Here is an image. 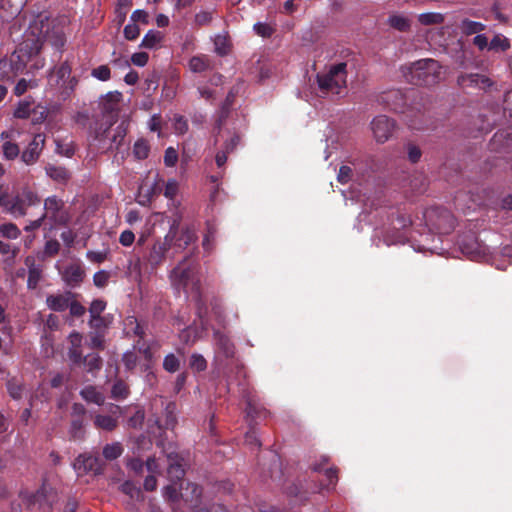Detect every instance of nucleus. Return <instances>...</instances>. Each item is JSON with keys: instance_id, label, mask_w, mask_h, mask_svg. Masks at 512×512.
I'll return each mask as SVG.
<instances>
[{"instance_id": "a18cd8bd", "label": "nucleus", "mask_w": 512, "mask_h": 512, "mask_svg": "<svg viewBox=\"0 0 512 512\" xmlns=\"http://www.w3.org/2000/svg\"><path fill=\"white\" fill-rule=\"evenodd\" d=\"M215 52L219 55H225L228 53V43L225 36L218 35L214 40Z\"/></svg>"}, {"instance_id": "f8f14e48", "label": "nucleus", "mask_w": 512, "mask_h": 512, "mask_svg": "<svg viewBox=\"0 0 512 512\" xmlns=\"http://www.w3.org/2000/svg\"><path fill=\"white\" fill-rule=\"evenodd\" d=\"M20 136V131L14 128L3 131L0 134L2 141V152L3 156L7 160H14L20 154L19 146L15 143V140Z\"/></svg>"}, {"instance_id": "423d86ee", "label": "nucleus", "mask_w": 512, "mask_h": 512, "mask_svg": "<svg viewBox=\"0 0 512 512\" xmlns=\"http://www.w3.org/2000/svg\"><path fill=\"white\" fill-rule=\"evenodd\" d=\"M412 78L417 85H434L442 79V67L434 59H422L412 66Z\"/></svg>"}, {"instance_id": "c03bdc74", "label": "nucleus", "mask_w": 512, "mask_h": 512, "mask_svg": "<svg viewBox=\"0 0 512 512\" xmlns=\"http://www.w3.org/2000/svg\"><path fill=\"white\" fill-rule=\"evenodd\" d=\"M91 75L100 81H107L110 79L111 73L107 65H100L92 70Z\"/></svg>"}, {"instance_id": "58836bf2", "label": "nucleus", "mask_w": 512, "mask_h": 512, "mask_svg": "<svg viewBox=\"0 0 512 512\" xmlns=\"http://www.w3.org/2000/svg\"><path fill=\"white\" fill-rule=\"evenodd\" d=\"M105 307L106 303L100 299H96L91 303L89 307L91 322L100 318V314L105 310Z\"/></svg>"}, {"instance_id": "ea45409f", "label": "nucleus", "mask_w": 512, "mask_h": 512, "mask_svg": "<svg viewBox=\"0 0 512 512\" xmlns=\"http://www.w3.org/2000/svg\"><path fill=\"white\" fill-rule=\"evenodd\" d=\"M133 153L137 159H145L149 154V146L146 141L138 140L134 144Z\"/></svg>"}, {"instance_id": "b1692460", "label": "nucleus", "mask_w": 512, "mask_h": 512, "mask_svg": "<svg viewBox=\"0 0 512 512\" xmlns=\"http://www.w3.org/2000/svg\"><path fill=\"white\" fill-rule=\"evenodd\" d=\"M387 23L390 27L400 32H406L411 27V21L409 17L399 13L391 14L387 19Z\"/></svg>"}, {"instance_id": "2f4dec72", "label": "nucleus", "mask_w": 512, "mask_h": 512, "mask_svg": "<svg viewBox=\"0 0 512 512\" xmlns=\"http://www.w3.org/2000/svg\"><path fill=\"white\" fill-rule=\"evenodd\" d=\"M123 453V447L119 442L107 444L103 448V456L106 460L117 459Z\"/></svg>"}, {"instance_id": "3c124183", "label": "nucleus", "mask_w": 512, "mask_h": 512, "mask_svg": "<svg viewBox=\"0 0 512 512\" xmlns=\"http://www.w3.org/2000/svg\"><path fill=\"white\" fill-rule=\"evenodd\" d=\"M110 278L109 272L105 270L98 271L93 276V282L97 287H104Z\"/></svg>"}, {"instance_id": "aec40b11", "label": "nucleus", "mask_w": 512, "mask_h": 512, "mask_svg": "<svg viewBox=\"0 0 512 512\" xmlns=\"http://www.w3.org/2000/svg\"><path fill=\"white\" fill-rule=\"evenodd\" d=\"M119 410L118 406H112L111 413L112 415H102L97 414L94 418V425L98 429L112 431L117 427L118 420L117 417L114 416L116 412Z\"/></svg>"}, {"instance_id": "6e6d98bb", "label": "nucleus", "mask_w": 512, "mask_h": 512, "mask_svg": "<svg viewBox=\"0 0 512 512\" xmlns=\"http://www.w3.org/2000/svg\"><path fill=\"white\" fill-rule=\"evenodd\" d=\"M140 34V29L137 24L130 23L127 24L124 28V36L127 40H134Z\"/></svg>"}, {"instance_id": "f704fd0d", "label": "nucleus", "mask_w": 512, "mask_h": 512, "mask_svg": "<svg viewBox=\"0 0 512 512\" xmlns=\"http://www.w3.org/2000/svg\"><path fill=\"white\" fill-rule=\"evenodd\" d=\"M194 240H195L194 232L190 229H185L182 231L180 237L178 239H176L175 243H172V245H175L180 249H185Z\"/></svg>"}, {"instance_id": "bf43d9fd", "label": "nucleus", "mask_w": 512, "mask_h": 512, "mask_svg": "<svg viewBox=\"0 0 512 512\" xmlns=\"http://www.w3.org/2000/svg\"><path fill=\"white\" fill-rule=\"evenodd\" d=\"M135 240V235L132 231L130 230H125L123 231L121 234H120V237H119V242L125 246V247H128V246H131L133 244Z\"/></svg>"}, {"instance_id": "20e7f679", "label": "nucleus", "mask_w": 512, "mask_h": 512, "mask_svg": "<svg viewBox=\"0 0 512 512\" xmlns=\"http://www.w3.org/2000/svg\"><path fill=\"white\" fill-rule=\"evenodd\" d=\"M40 197L30 188H24L14 197L0 196V205L14 217H23L29 207L40 204Z\"/></svg>"}, {"instance_id": "a19ab883", "label": "nucleus", "mask_w": 512, "mask_h": 512, "mask_svg": "<svg viewBox=\"0 0 512 512\" xmlns=\"http://www.w3.org/2000/svg\"><path fill=\"white\" fill-rule=\"evenodd\" d=\"M179 366L180 361L173 353H170L165 356L163 361V368L167 372L174 373L179 369Z\"/></svg>"}, {"instance_id": "8fccbe9b", "label": "nucleus", "mask_w": 512, "mask_h": 512, "mask_svg": "<svg viewBox=\"0 0 512 512\" xmlns=\"http://www.w3.org/2000/svg\"><path fill=\"white\" fill-rule=\"evenodd\" d=\"M55 73L58 77V80L65 83L66 80L70 79L71 67L67 62H64L57 68Z\"/></svg>"}, {"instance_id": "052dcab7", "label": "nucleus", "mask_w": 512, "mask_h": 512, "mask_svg": "<svg viewBox=\"0 0 512 512\" xmlns=\"http://www.w3.org/2000/svg\"><path fill=\"white\" fill-rule=\"evenodd\" d=\"M68 308L70 309L71 315L76 317H80L85 313V307L82 306L79 302L73 300V298L70 300V305Z\"/></svg>"}, {"instance_id": "13d9d810", "label": "nucleus", "mask_w": 512, "mask_h": 512, "mask_svg": "<svg viewBox=\"0 0 512 512\" xmlns=\"http://www.w3.org/2000/svg\"><path fill=\"white\" fill-rule=\"evenodd\" d=\"M149 56L146 52H137L131 56V62L139 67H143L147 64Z\"/></svg>"}, {"instance_id": "1a4fd4ad", "label": "nucleus", "mask_w": 512, "mask_h": 512, "mask_svg": "<svg viewBox=\"0 0 512 512\" xmlns=\"http://www.w3.org/2000/svg\"><path fill=\"white\" fill-rule=\"evenodd\" d=\"M44 219H49L52 225H65L70 220V215L65 209L63 200L57 196H49L44 200Z\"/></svg>"}, {"instance_id": "ddd939ff", "label": "nucleus", "mask_w": 512, "mask_h": 512, "mask_svg": "<svg viewBox=\"0 0 512 512\" xmlns=\"http://www.w3.org/2000/svg\"><path fill=\"white\" fill-rule=\"evenodd\" d=\"M45 145V135L42 133H38L34 135L32 141L28 144L26 149L21 154V160L26 165L35 164L44 148Z\"/></svg>"}, {"instance_id": "a211bd4d", "label": "nucleus", "mask_w": 512, "mask_h": 512, "mask_svg": "<svg viewBox=\"0 0 512 512\" xmlns=\"http://www.w3.org/2000/svg\"><path fill=\"white\" fill-rule=\"evenodd\" d=\"M84 277V271L77 263H73L65 267L62 272L63 281L69 286H76L80 284Z\"/></svg>"}, {"instance_id": "09e8293b", "label": "nucleus", "mask_w": 512, "mask_h": 512, "mask_svg": "<svg viewBox=\"0 0 512 512\" xmlns=\"http://www.w3.org/2000/svg\"><path fill=\"white\" fill-rule=\"evenodd\" d=\"M107 255H108V251L107 250H102V251H88L86 253V257L89 261L93 262V263H97V264H100L102 262H104L107 258Z\"/></svg>"}, {"instance_id": "79ce46f5", "label": "nucleus", "mask_w": 512, "mask_h": 512, "mask_svg": "<svg viewBox=\"0 0 512 512\" xmlns=\"http://www.w3.org/2000/svg\"><path fill=\"white\" fill-rule=\"evenodd\" d=\"M190 367L198 372L204 371L207 367V362L201 354L194 353L190 357Z\"/></svg>"}, {"instance_id": "473e14b6", "label": "nucleus", "mask_w": 512, "mask_h": 512, "mask_svg": "<svg viewBox=\"0 0 512 512\" xmlns=\"http://www.w3.org/2000/svg\"><path fill=\"white\" fill-rule=\"evenodd\" d=\"M111 395L116 400H123L128 397V386L121 380L116 381L111 390Z\"/></svg>"}, {"instance_id": "c9c22d12", "label": "nucleus", "mask_w": 512, "mask_h": 512, "mask_svg": "<svg viewBox=\"0 0 512 512\" xmlns=\"http://www.w3.org/2000/svg\"><path fill=\"white\" fill-rule=\"evenodd\" d=\"M0 234L8 239H17L21 232L14 223H4L0 225Z\"/></svg>"}, {"instance_id": "de8ad7c7", "label": "nucleus", "mask_w": 512, "mask_h": 512, "mask_svg": "<svg viewBox=\"0 0 512 512\" xmlns=\"http://www.w3.org/2000/svg\"><path fill=\"white\" fill-rule=\"evenodd\" d=\"M173 128L175 133L184 134L188 130L187 121L180 115H175L173 118Z\"/></svg>"}, {"instance_id": "f3484780", "label": "nucleus", "mask_w": 512, "mask_h": 512, "mask_svg": "<svg viewBox=\"0 0 512 512\" xmlns=\"http://www.w3.org/2000/svg\"><path fill=\"white\" fill-rule=\"evenodd\" d=\"M82 340V335L76 331H73L68 336V341L70 343L68 357L73 364H80L82 362Z\"/></svg>"}, {"instance_id": "49530a36", "label": "nucleus", "mask_w": 512, "mask_h": 512, "mask_svg": "<svg viewBox=\"0 0 512 512\" xmlns=\"http://www.w3.org/2000/svg\"><path fill=\"white\" fill-rule=\"evenodd\" d=\"M56 152L66 157H72L75 153V149L72 143L63 144L59 140H56Z\"/></svg>"}, {"instance_id": "6ab92c4d", "label": "nucleus", "mask_w": 512, "mask_h": 512, "mask_svg": "<svg viewBox=\"0 0 512 512\" xmlns=\"http://www.w3.org/2000/svg\"><path fill=\"white\" fill-rule=\"evenodd\" d=\"M122 98V94L120 92H109L103 97L100 101V105L102 106L103 114L107 115L109 118L114 117V113L118 110V106L120 100Z\"/></svg>"}, {"instance_id": "4468645a", "label": "nucleus", "mask_w": 512, "mask_h": 512, "mask_svg": "<svg viewBox=\"0 0 512 512\" xmlns=\"http://www.w3.org/2000/svg\"><path fill=\"white\" fill-rule=\"evenodd\" d=\"M177 419L174 414V405L169 404L165 409V420L162 421L160 418L154 420L149 419V432L156 435L159 432V437L162 436V432L168 429H174L176 426Z\"/></svg>"}, {"instance_id": "774afa93", "label": "nucleus", "mask_w": 512, "mask_h": 512, "mask_svg": "<svg viewBox=\"0 0 512 512\" xmlns=\"http://www.w3.org/2000/svg\"><path fill=\"white\" fill-rule=\"evenodd\" d=\"M127 466L130 470L140 474L143 471L144 463L140 459L134 458L128 461Z\"/></svg>"}, {"instance_id": "7ed1b4c3", "label": "nucleus", "mask_w": 512, "mask_h": 512, "mask_svg": "<svg viewBox=\"0 0 512 512\" xmlns=\"http://www.w3.org/2000/svg\"><path fill=\"white\" fill-rule=\"evenodd\" d=\"M172 286L177 290L198 291L199 277L197 265L189 258L183 259L170 273Z\"/></svg>"}, {"instance_id": "7c9ffc66", "label": "nucleus", "mask_w": 512, "mask_h": 512, "mask_svg": "<svg viewBox=\"0 0 512 512\" xmlns=\"http://www.w3.org/2000/svg\"><path fill=\"white\" fill-rule=\"evenodd\" d=\"M95 461L96 460L91 456L80 455L75 459L73 466L79 473H85L93 469Z\"/></svg>"}, {"instance_id": "4be33fe9", "label": "nucleus", "mask_w": 512, "mask_h": 512, "mask_svg": "<svg viewBox=\"0 0 512 512\" xmlns=\"http://www.w3.org/2000/svg\"><path fill=\"white\" fill-rule=\"evenodd\" d=\"M25 264L28 267L27 285L30 289H35L42 277V266L36 264L35 259L31 256L25 259Z\"/></svg>"}, {"instance_id": "72a5a7b5", "label": "nucleus", "mask_w": 512, "mask_h": 512, "mask_svg": "<svg viewBox=\"0 0 512 512\" xmlns=\"http://www.w3.org/2000/svg\"><path fill=\"white\" fill-rule=\"evenodd\" d=\"M82 361L88 372H94L96 370H99L102 365L100 356L94 353L88 354L87 356L82 358Z\"/></svg>"}, {"instance_id": "6e6552de", "label": "nucleus", "mask_w": 512, "mask_h": 512, "mask_svg": "<svg viewBox=\"0 0 512 512\" xmlns=\"http://www.w3.org/2000/svg\"><path fill=\"white\" fill-rule=\"evenodd\" d=\"M32 45L29 46L28 39L25 40L15 51L10 58V66L14 74L22 73L27 65L29 58L32 55H37L42 47V42L39 38L32 39Z\"/></svg>"}, {"instance_id": "338daca9", "label": "nucleus", "mask_w": 512, "mask_h": 512, "mask_svg": "<svg viewBox=\"0 0 512 512\" xmlns=\"http://www.w3.org/2000/svg\"><path fill=\"white\" fill-rule=\"evenodd\" d=\"M352 174V169L348 166H341L338 173V181L341 183H346L349 181Z\"/></svg>"}, {"instance_id": "603ef678", "label": "nucleus", "mask_w": 512, "mask_h": 512, "mask_svg": "<svg viewBox=\"0 0 512 512\" xmlns=\"http://www.w3.org/2000/svg\"><path fill=\"white\" fill-rule=\"evenodd\" d=\"M123 363L128 370H132L137 364V355L134 351H127L123 355Z\"/></svg>"}, {"instance_id": "5fc2aeb1", "label": "nucleus", "mask_w": 512, "mask_h": 512, "mask_svg": "<svg viewBox=\"0 0 512 512\" xmlns=\"http://www.w3.org/2000/svg\"><path fill=\"white\" fill-rule=\"evenodd\" d=\"M178 160L177 151L173 147H168L164 155V163L168 167H173Z\"/></svg>"}, {"instance_id": "c756f323", "label": "nucleus", "mask_w": 512, "mask_h": 512, "mask_svg": "<svg viewBox=\"0 0 512 512\" xmlns=\"http://www.w3.org/2000/svg\"><path fill=\"white\" fill-rule=\"evenodd\" d=\"M460 29L465 35L479 34L485 29V25L481 22L464 19L460 24Z\"/></svg>"}, {"instance_id": "4d7b16f0", "label": "nucleus", "mask_w": 512, "mask_h": 512, "mask_svg": "<svg viewBox=\"0 0 512 512\" xmlns=\"http://www.w3.org/2000/svg\"><path fill=\"white\" fill-rule=\"evenodd\" d=\"M178 192V183L174 179L167 181L165 185L164 195L169 199H173Z\"/></svg>"}, {"instance_id": "393cba45", "label": "nucleus", "mask_w": 512, "mask_h": 512, "mask_svg": "<svg viewBox=\"0 0 512 512\" xmlns=\"http://www.w3.org/2000/svg\"><path fill=\"white\" fill-rule=\"evenodd\" d=\"M46 175L58 183H65L69 180L70 174L63 166L48 164L45 167Z\"/></svg>"}, {"instance_id": "5701e85b", "label": "nucleus", "mask_w": 512, "mask_h": 512, "mask_svg": "<svg viewBox=\"0 0 512 512\" xmlns=\"http://www.w3.org/2000/svg\"><path fill=\"white\" fill-rule=\"evenodd\" d=\"M213 68L212 61L206 55H197L190 59L189 69L194 73H201Z\"/></svg>"}, {"instance_id": "4c0bfd02", "label": "nucleus", "mask_w": 512, "mask_h": 512, "mask_svg": "<svg viewBox=\"0 0 512 512\" xmlns=\"http://www.w3.org/2000/svg\"><path fill=\"white\" fill-rule=\"evenodd\" d=\"M162 495L164 499L171 502H176L180 498V488L177 487L176 483L173 482L172 484L163 488Z\"/></svg>"}, {"instance_id": "37998d69", "label": "nucleus", "mask_w": 512, "mask_h": 512, "mask_svg": "<svg viewBox=\"0 0 512 512\" xmlns=\"http://www.w3.org/2000/svg\"><path fill=\"white\" fill-rule=\"evenodd\" d=\"M31 112V103L28 101H21L18 103L14 116L19 119L28 118Z\"/></svg>"}, {"instance_id": "c85d7f7f", "label": "nucleus", "mask_w": 512, "mask_h": 512, "mask_svg": "<svg viewBox=\"0 0 512 512\" xmlns=\"http://www.w3.org/2000/svg\"><path fill=\"white\" fill-rule=\"evenodd\" d=\"M510 40L502 35H495L489 43V50L495 52H505L510 48Z\"/></svg>"}, {"instance_id": "a878e982", "label": "nucleus", "mask_w": 512, "mask_h": 512, "mask_svg": "<svg viewBox=\"0 0 512 512\" xmlns=\"http://www.w3.org/2000/svg\"><path fill=\"white\" fill-rule=\"evenodd\" d=\"M82 398L89 402L97 405H102L105 401L104 395L99 392L94 386H87L80 392Z\"/></svg>"}, {"instance_id": "69168bd1", "label": "nucleus", "mask_w": 512, "mask_h": 512, "mask_svg": "<svg viewBox=\"0 0 512 512\" xmlns=\"http://www.w3.org/2000/svg\"><path fill=\"white\" fill-rule=\"evenodd\" d=\"M121 491L127 495H129L130 497H134L136 494L139 493L138 489L135 487V485L130 482V481H126L124 482L121 487H120Z\"/></svg>"}, {"instance_id": "dca6fc26", "label": "nucleus", "mask_w": 512, "mask_h": 512, "mask_svg": "<svg viewBox=\"0 0 512 512\" xmlns=\"http://www.w3.org/2000/svg\"><path fill=\"white\" fill-rule=\"evenodd\" d=\"M72 298H74V295L71 292L51 294L47 296L46 304L49 309L62 312L68 308Z\"/></svg>"}, {"instance_id": "412c9836", "label": "nucleus", "mask_w": 512, "mask_h": 512, "mask_svg": "<svg viewBox=\"0 0 512 512\" xmlns=\"http://www.w3.org/2000/svg\"><path fill=\"white\" fill-rule=\"evenodd\" d=\"M214 340L217 355H222L225 358H230L234 355V346L223 333L215 331Z\"/></svg>"}, {"instance_id": "e433bc0d", "label": "nucleus", "mask_w": 512, "mask_h": 512, "mask_svg": "<svg viewBox=\"0 0 512 512\" xmlns=\"http://www.w3.org/2000/svg\"><path fill=\"white\" fill-rule=\"evenodd\" d=\"M38 83L36 80L34 79H25V78H22L20 79L15 87H14V94L16 96H21L23 95L28 89H31V88H34V87H37Z\"/></svg>"}, {"instance_id": "bb28decb", "label": "nucleus", "mask_w": 512, "mask_h": 512, "mask_svg": "<svg viewBox=\"0 0 512 512\" xmlns=\"http://www.w3.org/2000/svg\"><path fill=\"white\" fill-rule=\"evenodd\" d=\"M162 39H163V34L160 31L150 30L143 37L140 47L147 48V49H153L161 43Z\"/></svg>"}, {"instance_id": "cd10ccee", "label": "nucleus", "mask_w": 512, "mask_h": 512, "mask_svg": "<svg viewBox=\"0 0 512 512\" xmlns=\"http://www.w3.org/2000/svg\"><path fill=\"white\" fill-rule=\"evenodd\" d=\"M444 20L445 15L439 12H425L418 15L419 23L425 26L442 24Z\"/></svg>"}, {"instance_id": "9d476101", "label": "nucleus", "mask_w": 512, "mask_h": 512, "mask_svg": "<svg viewBox=\"0 0 512 512\" xmlns=\"http://www.w3.org/2000/svg\"><path fill=\"white\" fill-rule=\"evenodd\" d=\"M371 130L378 143L386 142L393 134L395 122L385 115H379L371 121Z\"/></svg>"}, {"instance_id": "864d4df0", "label": "nucleus", "mask_w": 512, "mask_h": 512, "mask_svg": "<svg viewBox=\"0 0 512 512\" xmlns=\"http://www.w3.org/2000/svg\"><path fill=\"white\" fill-rule=\"evenodd\" d=\"M144 418V411L139 409L128 419V425L133 428H140L144 422Z\"/></svg>"}, {"instance_id": "680f3d73", "label": "nucleus", "mask_w": 512, "mask_h": 512, "mask_svg": "<svg viewBox=\"0 0 512 512\" xmlns=\"http://www.w3.org/2000/svg\"><path fill=\"white\" fill-rule=\"evenodd\" d=\"M145 466H146L147 471L150 474H158V473H160V465H159V463L157 462V459L154 456L147 458V460L145 462Z\"/></svg>"}, {"instance_id": "f257e3e1", "label": "nucleus", "mask_w": 512, "mask_h": 512, "mask_svg": "<svg viewBox=\"0 0 512 512\" xmlns=\"http://www.w3.org/2000/svg\"><path fill=\"white\" fill-rule=\"evenodd\" d=\"M128 127V120H122L115 128H112L111 120L96 123L90 144L101 153L118 150L124 142Z\"/></svg>"}, {"instance_id": "39448f33", "label": "nucleus", "mask_w": 512, "mask_h": 512, "mask_svg": "<svg viewBox=\"0 0 512 512\" xmlns=\"http://www.w3.org/2000/svg\"><path fill=\"white\" fill-rule=\"evenodd\" d=\"M346 64L338 63L317 75L319 89L326 94L339 95L346 87Z\"/></svg>"}, {"instance_id": "f03ea898", "label": "nucleus", "mask_w": 512, "mask_h": 512, "mask_svg": "<svg viewBox=\"0 0 512 512\" xmlns=\"http://www.w3.org/2000/svg\"><path fill=\"white\" fill-rule=\"evenodd\" d=\"M178 225L179 223L174 220L164 241L155 242L142 259H137L135 269H137L138 272L142 270L147 271L149 269L154 270L163 263L168 249L176 238Z\"/></svg>"}, {"instance_id": "2eb2a0df", "label": "nucleus", "mask_w": 512, "mask_h": 512, "mask_svg": "<svg viewBox=\"0 0 512 512\" xmlns=\"http://www.w3.org/2000/svg\"><path fill=\"white\" fill-rule=\"evenodd\" d=\"M457 82L462 88H477L486 90L492 86V81L486 75L479 73L462 74Z\"/></svg>"}, {"instance_id": "0e129e2a", "label": "nucleus", "mask_w": 512, "mask_h": 512, "mask_svg": "<svg viewBox=\"0 0 512 512\" xmlns=\"http://www.w3.org/2000/svg\"><path fill=\"white\" fill-rule=\"evenodd\" d=\"M488 38L484 34H477L473 39V44L478 47L479 50L489 49Z\"/></svg>"}, {"instance_id": "9b49d317", "label": "nucleus", "mask_w": 512, "mask_h": 512, "mask_svg": "<svg viewBox=\"0 0 512 512\" xmlns=\"http://www.w3.org/2000/svg\"><path fill=\"white\" fill-rule=\"evenodd\" d=\"M157 445L163 447V452L166 454L168 460L167 474L169 480L174 483L181 481L185 475L182 458L175 451H169L166 449L161 439L157 442Z\"/></svg>"}, {"instance_id": "0eeeda50", "label": "nucleus", "mask_w": 512, "mask_h": 512, "mask_svg": "<svg viewBox=\"0 0 512 512\" xmlns=\"http://www.w3.org/2000/svg\"><path fill=\"white\" fill-rule=\"evenodd\" d=\"M427 226L440 234L450 233L455 226V218L445 208H429L424 213Z\"/></svg>"}, {"instance_id": "e2e57ef3", "label": "nucleus", "mask_w": 512, "mask_h": 512, "mask_svg": "<svg viewBox=\"0 0 512 512\" xmlns=\"http://www.w3.org/2000/svg\"><path fill=\"white\" fill-rule=\"evenodd\" d=\"M407 150L408 158L412 163H416L420 160L421 150L417 146L409 144Z\"/></svg>"}]
</instances>
